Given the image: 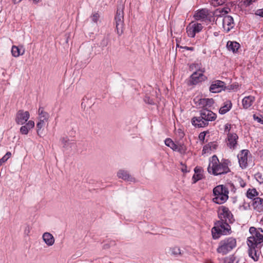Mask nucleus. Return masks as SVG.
<instances>
[{
    "label": "nucleus",
    "instance_id": "obj_52",
    "mask_svg": "<svg viewBox=\"0 0 263 263\" xmlns=\"http://www.w3.org/2000/svg\"><path fill=\"white\" fill-rule=\"evenodd\" d=\"M260 223H261L262 224H263V217H262V218L260 220Z\"/></svg>",
    "mask_w": 263,
    "mask_h": 263
},
{
    "label": "nucleus",
    "instance_id": "obj_5",
    "mask_svg": "<svg viewBox=\"0 0 263 263\" xmlns=\"http://www.w3.org/2000/svg\"><path fill=\"white\" fill-rule=\"evenodd\" d=\"M208 171L212 172L214 175L224 174L230 172V169L227 163H219L217 157L215 155L212 157V162L209 164Z\"/></svg>",
    "mask_w": 263,
    "mask_h": 263
},
{
    "label": "nucleus",
    "instance_id": "obj_49",
    "mask_svg": "<svg viewBox=\"0 0 263 263\" xmlns=\"http://www.w3.org/2000/svg\"><path fill=\"white\" fill-rule=\"evenodd\" d=\"M183 48L187 50H194V48L192 47H187V46H185L183 47Z\"/></svg>",
    "mask_w": 263,
    "mask_h": 263
},
{
    "label": "nucleus",
    "instance_id": "obj_3",
    "mask_svg": "<svg viewBox=\"0 0 263 263\" xmlns=\"http://www.w3.org/2000/svg\"><path fill=\"white\" fill-rule=\"evenodd\" d=\"M231 233L230 226L227 221L218 220L215 223V226L212 229V234L213 239L219 238L221 235H229Z\"/></svg>",
    "mask_w": 263,
    "mask_h": 263
},
{
    "label": "nucleus",
    "instance_id": "obj_7",
    "mask_svg": "<svg viewBox=\"0 0 263 263\" xmlns=\"http://www.w3.org/2000/svg\"><path fill=\"white\" fill-rule=\"evenodd\" d=\"M124 13L123 8H118L115 17L116 22V29L119 35L123 32Z\"/></svg>",
    "mask_w": 263,
    "mask_h": 263
},
{
    "label": "nucleus",
    "instance_id": "obj_40",
    "mask_svg": "<svg viewBox=\"0 0 263 263\" xmlns=\"http://www.w3.org/2000/svg\"><path fill=\"white\" fill-rule=\"evenodd\" d=\"M253 118L255 120L257 121L258 122L260 123L263 124V119L262 116H256V115H254Z\"/></svg>",
    "mask_w": 263,
    "mask_h": 263
},
{
    "label": "nucleus",
    "instance_id": "obj_33",
    "mask_svg": "<svg viewBox=\"0 0 263 263\" xmlns=\"http://www.w3.org/2000/svg\"><path fill=\"white\" fill-rule=\"evenodd\" d=\"M258 195V192L255 189H249L247 193V196L249 198L252 199Z\"/></svg>",
    "mask_w": 263,
    "mask_h": 263
},
{
    "label": "nucleus",
    "instance_id": "obj_39",
    "mask_svg": "<svg viewBox=\"0 0 263 263\" xmlns=\"http://www.w3.org/2000/svg\"><path fill=\"white\" fill-rule=\"evenodd\" d=\"M255 177L256 179V180L259 183H263V177H262V175L260 173H257L255 175Z\"/></svg>",
    "mask_w": 263,
    "mask_h": 263
},
{
    "label": "nucleus",
    "instance_id": "obj_13",
    "mask_svg": "<svg viewBox=\"0 0 263 263\" xmlns=\"http://www.w3.org/2000/svg\"><path fill=\"white\" fill-rule=\"evenodd\" d=\"M249 152L247 149L242 150L237 156L240 166L243 169L248 165V155Z\"/></svg>",
    "mask_w": 263,
    "mask_h": 263
},
{
    "label": "nucleus",
    "instance_id": "obj_45",
    "mask_svg": "<svg viewBox=\"0 0 263 263\" xmlns=\"http://www.w3.org/2000/svg\"><path fill=\"white\" fill-rule=\"evenodd\" d=\"M255 14L261 17H263V9H258L255 12Z\"/></svg>",
    "mask_w": 263,
    "mask_h": 263
},
{
    "label": "nucleus",
    "instance_id": "obj_4",
    "mask_svg": "<svg viewBox=\"0 0 263 263\" xmlns=\"http://www.w3.org/2000/svg\"><path fill=\"white\" fill-rule=\"evenodd\" d=\"M229 190L224 185H219L213 190L214 198L212 201L217 204H221L226 202L229 198Z\"/></svg>",
    "mask_w": 263,
    "mask_h": 263
},
{
    "label": "nucleus",
    "instance_id": "obj_15",
    "mask_svg": "<svg viewBox=\"0 0 263 263\" xmlns=\"http://www.w3.org/2000/svg\"><path fill=\"white\" fill-rule=\"evenodd\" d=\"M224 83L220 80L214 81L210 87V91L212 93H218L223 89Z\"/></svg>",
    "mask_w": 263,
    "mask_h": 263
},
{
    "label": "nucleus",
    "instance_id": "obj_47",
    "mask_svg": "<svg viewBox=\"0 0 263 263\" xmlns=\"http://www.w3.org/2000/svg\"><path fill=\"white\" fill-rule=\"evenodd\" d=\"M107 45V41L106 39H104L102 40L101 42V45L103 47H106Z\"/></svg>",
    "mask_w": 263,
    "mask_h": 263
},
{
    "label": "nucleus",
    "instance_id": "obj_21",
    "mask_svg": "<svg viewBox=\"0 0 263 263\" xmlns=\"http://www.w3.org/2000/svg\"><path fill=\"white\" fill-rule=\"evenodd\" d=\"M231 11V9L228 7H224L222 8H218L215 10L214 14L217 17L223 18V16L227 15V14Z\"/></svg>",
    "mask_w": 263,
    "mask_h": 263
},
{
    "label": "nucleus",
    "instance_id": "obj_14",
    "mask_svg": "<svg viewBox=\"0 0 263 263\" xmlns=\"http://www.w3.org/2000/svg\"><path fill=\"white\" fill-rule=\"evenodd\" d=\"M238 136L235 133H229L227 136V146L231 149H234L237 145Z\"/></svg>",
    "mask_w": 263,
    "mask_h": 263
},
{
    "label": "nucleus",
    "instance_id": "obj_16",
    "mask_svg": "<svg viewBox=\"0 0 263 263\" xmlns=\"http://www.w3.org/2000/svg\"><path fill=\"white\" fill-rule=\"evenodd\" d=\"M214 103V100L212 98H203L200 99L197 102V106L198 108H202V109H206L211 107Z\"/></svg>",
    "mask_w": 263,
    "mask_h": 263
},
{
    "label": "nucleus",
    "instance_id": "obj_38",
    "mask_svg": "<svg viewBox=\"0 0 263 263\" xmlns=\"http://www.w3.org/2000/svg\"><path fill=\"white\" fill-rule=\"evenodd\" d=\"M217 147V145L216 144H214V143H210L206 145H205L203 148V152H204V153H206V151L210 148V149L211 150L212 149H215Z\"/></svg>",
    "mask_w": 263,
    "mask_h": 263
},
{
    "label": "nucleus",
    "instance_id": "obj_32",
    "mask_svg": "<svg viewBox=\"0 0 263 263\" xmlns=\"http://www.w3.org/2000/svg\"><path fill=\"white\" fill-rule=\"evenodd\" d=\"M173 150L174 151L178 152L180 153H183L185 152L186 148L185 146L183 144H175V147Z\"/></svg>",
    "mask_w": 263,
    "mask_h": 263
},
{
    "label": "nucleus",
    "instance_id": "obj_31",
    "mask_svg": "<svg viewBox=\"0 0 263 263\" xmlns=\"http://www.w3.org/2000/svg\"><path fill=\"white\" fill-rule=\"evenodd\" d=\"M46 122V121L40 120L36 124L37 133V135L40 137H41V134H42V130L41 129L45 126Z\"/></svg>",
    "mask_w": 263,
    "mask_h": 263
},
{
    "label": "nucleus",
    "instance_id": "obj_23",
    "mask_svg": "<svg viewBox=\"0 0 263 263\" xmlns=\"http://www.w3.org/2000/svg\"><path fill=\"white\" fill-rule=\"evenodd\" d=\"M34 126V122L33 121H29L25 125L22 126L20 128V132L22 134L27 135L29 130Z\"/></svg>",
    "mask_w": 263,
    "mask_h": 263
},
{
    "label": "nucleus",
    "instance_id": "obj_44",
    "mask_svg": "<svg viewBox=\"0 0 263 263\" xmlns=\"http://www.w3.org/2000/svg\"><path fill=\"white\" fill-rule=\"evenodd\" d=\"M144 102L147 104H151V105L154 104L153 100L149 98V97H146L144 98Z\"/></svg>",
    "mask_w": 263,
    "mask_h": 263
},
{
    "label": "nucleus",
    "instance_id": "obj_37",
    "mask_svg": "<svg viewBox=\"0 0 263 263\" xmlns=\"http://www.w3.org/2000/svg\"><path fill=\"white\" fill-rule=\"evenodd\" d=\"M225 3V0H212L211 5L214 7H217L218 6L222 5Z\"/></svg>",
    "mask_w": 263,
    "mask_h": 263
},
{
    "label": "nucleus",
    "instance_id": "obj_28",
    "mask_svg": "<svg viewBox=\"0 0 263 263\" xmlns=\"http://www.w3.org/2000/svg\"><path fill=\"white\" fill-rule=\"evenodd\" d=\"M238 262L239 260L234 255H232L224 258L220 260L219 263H238Z\"/></svg>",
    "mask_w": 263,
    "mask_h": 263
},
{
    "label": "nucleus",
    "instance_id": "obj_41",
    "mask_svg": "<svg viewBox=\"0 0 263 263\" xmlns=\"http://www.w3.org/2000/svg\"><path fill=\"white\" fill-rule=\"evenodd\" d=\"M231 128V125L229 123H227L224 125V133H226L227 135L229 133H231L230 132Z\"/></svg>",
    "mask_w": 263,
    "mask_h": 263
},
{
    "label": "nucleus",
    "instance_id": "obj_43",
    "mask_svg": "<svg viewBox=\"0 0 263 263\" xmlns=\"http://www.w3.org/2000/svg\"><path fill=\"white\" fill-rule=\"evenodd\" d=\"M260 229H259L258 230H257L254 227H251L249 229V231H250V233L252 234V236H253V235H255V234L256 233H258V232H259V230Z\"/></svg>",
    "mask_w": 263,
    "mask_h": 263
},
{
    "label": "nucleus",
    "instance_id": "obj_36",
    "mask_svg": "<svg viewBox=\"0 0 263 263\" xmlns=\"http://www.w3.org/2000/svg\"><path fill=\"white\" fill-rule=\"evenodd\" d=\"M164 143L166 146H167L168 147H170L172 149H173L174 147H175V143L170 138L166 139L164 141Z\"/></svg>",
    "mask_w": 263,
    "mask_h": 263
},
{
    "label": "nucleus",
    "instance_id": "obj_6",
    "mask_svg": "<svg viewBox=\"0 0 263 263\" xmlns=\"http://www.w3.org/2000/svg\"><path fill=\"white\" fill-rule=\"evenodd\" d=\"M236 246V240L233 237H228L221 240L218 244L217 252L225 255L231 251Z\"/></svg>",
    "mask_w": 263,
    "mask_h": 263
},
{
    "label": "nucleus",
    "instance_id": "obj_50",
    "mask_svg": "<svg viewBox=\"0 0 263 263\" xmlns=\"http://www.w3.org/2000/svg\"><path fill=\"white\" fill-rule=\"evenodd\" d=\"M240 186L242 187H245L246 185V183L243 182L242 180H241L240 181Z\"/></svg>",
    "mask_w": 263,
    "mask_h": 263
},
{
    "label": "nucleus",
    "instance_id": "obj_22",
    "mask_svg": "<svg viewBox=\"0 0 263 263\" xmlns=\"http://www.w3.org/2000/svg\"><path fill=\"white\" fill-rule=\"evenodd\" d=\"M43 239L45 243L48 246H51L54 243V238L50 233H44L43 235Z\"/></svg>",
    "mask_w": 263,
    "mask_h": 263
},
{
    "label": "nucleus",
    "instance_id": "obj_53",
    "mask_svg": "<svg viewBox=\"0 0 263 263\" xmlns=\"http://www.w3.org/2000/svg\"><path fill=\"white\" fill-rule=\"evenodd\" d=\"M39 0H33V2L35 3H37L39 2Z\"/></svg>",
    "mask_w": 263,
    "mask_h": 263
},
{
    "label": "nucleus",
    "instance_id": "obj_18",
    "mask_svg": "<svg viewBox=\"0 0 263 263\" xmlns=\"http://www.w3.org/2000/svg\"><path fill=\"white\" fill-rule=\"evenodd\" d=\"M252 205L254 209L257 212H263V199L259 197L254 198Z\"/></svg>",
    "mask_w": 263,
    "mask_h": 263
},
{
    "label": "nucleus",
    "instance_id": "obj_17",
    "mask_svg": "<svg viewBox=\"0 0 263 263\" xmlns=\"http://www.w3.org/2000/svg\"><path fill=\"white\" fill-rule=\"evenodd\" d=\"M117 176L121 179H122L127 181H134L135 179L128 173L126 171L120 170L118 172Z\"/></svg>",
    "mask_w": 263,
    "mask_h": 263
},
{
    "label": "nucleus",
    "instance_id": "obj_42",
    "mask_svg": "<svg viewBox=\"0 0 263 263\" xmlns=\"http://www.w3.org/2000/svg\"><path fill=\"white\" fill-rule=\"evenodd\" d=\"M99 17L100 15L98 13H95L91 16L92 20L94 23H97Z\"/></svg>",
    "mask_w": 263,
    "mask_h": 263
},
{
    "label": "nucleus",
    "instance_id": "obj_54",
    "mask_svg": "<svg viewBox=\"0 0 263 263\" xmlns=\"http://www.w3.org/2000/svg\"><path fill=\"white\" fill-rule=\"evenodd\" d=\"M22 0H19V2H21Z\"/></svg>",
    "mask_w": 263,
    "mask_h": 263
},
{
    "label": "nucleus",
    "instance_id": "obj_8",
    "mask_svg": "<svg viewBox=\"0 0 263 263\" xmlns=\"http://www.w3.org/2000/svg\"><path fill=\"white\" fill-rule=\"evenodd\" d=\"M218 217L220 220L227 221L231 223L233 221V216L229 208L225 206H221L218 211Z\"/></svg>",
    "mask_w": 263,
    "mask_h": 263
},
{
    "label": "nucleus",
    "instance_id": "obj_35",
    "mask_svg": "<svg viewBox=\"0 0 263 263\" xmlns=\"http://www.w3.org/2000/svg\"><path fill=\"white\" fill-rule=\"evenodd\" d=\"M11 152H7L6 154L1 159H0V166L2 165L3 163L6 162L8 160V159L11 157Z\"/></svg>",
    "mask_w": 263,
    "mask_h": 263
},
{
    "label": "nucleus",
    "instance_id": "obj_12",
    "mask_svg": "<svg viewBox=\"0 0 263 263\" xmlns=\"http://www.w3.org/2000/svg\"><path fill=\"white\" fill-rule=\"evenodd\" d=\"M222 26L224 31L227 33L234 26V20L230 15H225L222 20Z\"/></svg>",
    "mask_w": 263,
    "mask_h": 263
},
{
    "label": "nucleus",
    "instance_id": "obj_19",
    "mask_svg": "<svg viewBox=\"0 0 263 263\" xmlns=\"http://www.w3.org/2000/svg\"><path fill=\"white\" fill-rule=\"evenodd\" d=\"M208 15V10L206 9H202L199 10H198L195 13L194 17L195 20H204L207 17Z\"/></svg>",
    "mask_w": 263,
    "mask_h": 263
},
{
    "label": "nucleus",
    "instance_id": "obj_29",
    "mask_svg": "<svg viewBox=\"0 0 263 263\" xmlns=\"http://www.w3.org/2000/svg\"><path fill=\"white\" fill-rule=\"evenodd\" d=\"M24 50H23V52H21V50L17 46H12L11 48V53L12 55L14 57H18L20 55H22L24 54Z\"/></svg>",
    "mask_w": 263,
    "mask_h": 263
},
{
    "label": "nucleus",
    "instance_id": "obj_51",
    "mask_svg": "<svg viewBox=\"0 0 263 263\" xmlns=\"http://www.w3.org/2000/svg\"><path fill=\"white\" fill-rule=\"evenodd\" d=\"M205 263H213L211 260H207Z\"/></svg>",
    "mask_w": 263,
    "mask_h": 263
},
{
    "label": "nucleus",
    "instance_id": "obj_20",
    "mask_svg": "<svg viewBox=\"0 0 263 263\" xmlns=\"http://www.w3.org/2000/svg\"><path fill=\"white\" fill-rule=\"evenodd\" d=\"M255 101V97L252 96L245 97L242 100V105L245 109H248L252 106Z\"/></svg>",
    "mask_w": 263,
    "mask_h": 263
},
{
    "label": "nucleus",
    "instance_id": "obj_1",
    "mask_svg": "<svg viewBox=\"0 0 263 263\" xmlns=\"http://www.w3.org/2000/svg\"><path fill=\"white\" fill-rule=\"evenodd\" d=\"M247 244L249 247L248 253L249 256L254 261L258 260L260 255V249L263 246V230L256 233L255 235L248 237Z\"/></svg>",
    "mask_w": 263,
    "mask_h": 263
},
{
    "label": "nucleus",
    "instance_id": "obj_34",
    "mask_svg": "<svg viewBox=\"0 0 263 263\" xmlns=\"http://www.w3.org/2000/svg\"><path fill=\"white\" fill-rule=\"evenodd\" d=\"M60 140L63 145V147L66 149H67L70 145L72 144L71 143L69 142V140L67 137L61 138Z\"/></svg>",
    "mask_w": 263,
    "mask_h": 263
},
{
    "label": "nucleus",
    "instance_id": "obj_26",
    "mask_svg": "<svg viewBox=\"0 0 263 263\" xmlns=\"http://www.w3.org/2000/svg\"><path fill=\"white\" fill-rule=\"evenodd\" d=\"M39 120H43L47 122L49 117V114L44 110L42 107H40L39 109Z\"/></svg>",
    "mask_w": 263,
    "mask_h": 263
},
{
    "label": "nucleus",
    "instance_id": "obj_46",
    "mask_svg": "<svg viewBox=\"0 0 263 263\" xmlns=\"http://www.w3.org/2000/svg\"><path fill=\"white\" fill-rule=\"evenodd\" d=\"M30 227L29 226L27 225L26 226L25 230H24V233L26 235H28L29 234L30 232Z\"/></svg>",
    "mask_w": 263,
    "mask_h": 263
},
{
    "label": "nucleus",
    "instance_id": "obj_48",
    "mask_svg": "<svg viewBox=\"0 0 263 263\" xmlns=\"http://www.w3.org/2000/svg\"><path fill=\"white\" fill-rule=\"evenodd\" d=\"M205 134L204 133H201L199 135V138L200 140H204Z\"/></svg>",
    "mask_w": 263,
    "mask_h": 263
},
{
    "label": "nucleus",
    "instance_id": "obj_9",
    "mask_svg": "<svg viewBox=\"0 0 263 263\" xmlns=\"http://www.w3.org/2000/svg\"><path fill=\"white\" fill-rule=\"evenodd\" d=\"M203 28L202 24L200 23H191L186 27L187 35L191 37H194L196 34L200 32Z\"/></svg>",
    "mask_w": 263,
    "mask_h": 263
},
{
    "label": "nucleus",
    "instance_id": "obj_24",
    "mask_svg": "<svg viewBox=\"0 0 263 263\" xmlns=\"http://www.w3.org/2000/svg\"><path fill=\"white\" fill-rule=\"evenodd\" d=\"M232 103L230 101L227 100L224 103V105L220 107L219 110V114H225L230 110L232 107Z\"/></svg>",
    "mask_w": 263,
    "mask_h": 263
},
{
    "label": "nucleus",
    "instance_id": "obj_30",
    "mask_svg": "<svg viewBox=\"0 0 263 263\" xmlns=\"http://www.w3.org/2000/svg\"><path fill=\"white\" fill-rule=\"evenodd\" d=\"M171 254L175 257L181 255L182 252L179 247H175L170 249Z\"/></svg>",
    "mask_w": 263,
    "mask_h": 263
},
{
    "label": "nucleus",
    "instance_id": "obj_27",
    "mask_svg": "<svg viewBox=\"0 0 263 263\" xmlns=\"http://www.w3.org/2000/svg\"><path fill=\"white\" fill-rule=\"evenodd\" d=\"M195 174L192 177L193 183H195L199 180L201 179L202 175L201 174V170L197 167L194 168Z\"/></svg>",
    "mask_w": 263,
    "mask_h": 263
},
{
    "label": "nucleus",
    "instance_id": "obj_11",
    "mask_svg": "<svg viewBox=\"0 0 263 263\" xmlns=\"http://www.w3.org/2000/svg\"><path fill=\"white\" fill-rule=\"evenodd\" d=\"M29 117L30 114L28 111L20 110L16 114L15 122L17 124L23 125L28 121Z\"/></svg>",
    "mask_w": 263,
    "mask_h": 263
},
{
    "label": "nucleus",
    "instance_id": "obj_10",
    "mask_svg": "<svg viewBox=\"0 0 263 263\" xmlns=\"http://www.w3.org/2000/svg\"><path fill=\"white\" fill-rule=\"evenodd\" d=\"M200 72L198 71L194 72L190 77V82L191 84L196 85L198 83L202 82L205 80L206 77L203 74L204 70H199Z\"/></svg>",
    "mask_w": 263,
    "mask_h": 263
},
{
    "label": "nucleus",
    "instance_id": "obj_25",
    "mask_svg": "<svg viewBox=\"0 0 263 263\" xmlns=\"http://www.w3.org/2000/svg\"><path fill=\"white\" fill-rule=\"evenodd\" d=\"M229 50L232 51L233 52L238 50L240 45L236 42L228 41L227 45Z\"/></svg>",
    "mask_w": 263,
    "mask_h": 263
},
{
    "label": "nucleus",
    "instance_id": "obj_2",
    "mask_svg": "<svg viewBox=\"0 0 263 263\" xmlns=\"http://www.w3.org/2000/svg\"><path fill=\"white\" fill-rule=\"evenodd\" d=\"M217 116L209 109H204L200 111L199 117H195L192 119V123L196 127H203L209 124V121H214Z\"/></svg>",
    "mask_w": 263,
    "mask_h": 263
}]
</instances>
